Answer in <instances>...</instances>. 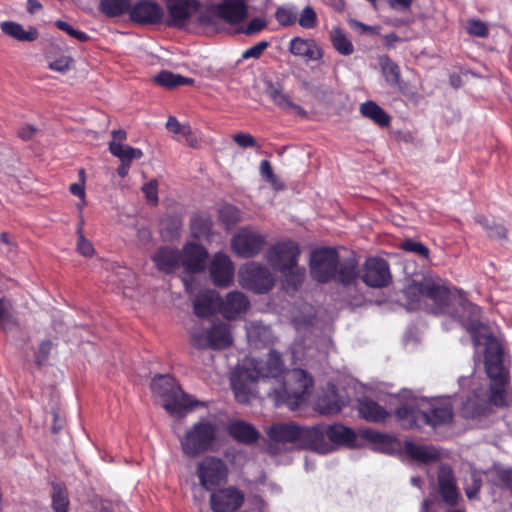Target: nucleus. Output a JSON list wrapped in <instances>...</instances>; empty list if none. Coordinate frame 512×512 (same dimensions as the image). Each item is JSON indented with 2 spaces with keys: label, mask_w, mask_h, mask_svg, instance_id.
Wrapping results in <instances>:
<instances>
[{
  "label": "nucleus",
  "mask_w": 512,
  "mask_h": 512,
  "mask_svg": "<svg viewBox=\"0 0 512 512\" xmlns=\"http://www.w3.org/2000/svg\"><path fill=\"white\" fill-rule=\"evenodd\" d=\"M300 248L294 241H282L274 244L266 253L270 266L283 274L293 286L303 281L305 269L298 265Z\"/></svg>",
  "instance_id": "0eeeda50"
},
{
  "label": "nucleus",
  "mask_w": 512,
  "mask_h": 512,
  "mask_svg": "<svg viewBox=\"0 0 512 512\" xmlns=\"http://www.w3.org/2000/svg\"><path fill=\"white\" fill-rule=\"evenodd\" d=\"M265 243L264 237L249 228L241 229L231 241L232 251L239 257L249 258L257 255Z\"/></svg>",
  "instance_id": "f8f14e48"
},
{
  "label": "nucleus",
  "mask_w": 512,
  "mask_h": 512,
  "mask_svg": "<svg viewBox=\"0 0 512 512\" xmlns=\"http://www.w3.org/2000/svg\"><path fill=\"white\" fill-rule=\"evenodd\" d=\"M210 274L215 285L228 286L234 277V266L230 258L224 253H216L210 265Z\"/></svg>",
  "instance_id": "aec40b11"
},
{
  "label": "nucleus",
  "mask_w": 512,
  "mask_h": 512,
  "mask_svg": "<svg viewBox=\"0 0 512 512\" xmlns=\"http://www.w3.org/2000/svg\"><path fill=\"white\" fill-rule=\"evenodd\" d=\"M286 371L281 354L274 349L260 359H245L231 376V386L236 400L240 403L249 402L255 397V384L258 380L273 381L274 386Z\"/></svg>",
  "instance_id": "f03ea898"
},
{
  "label": "nucleus",
  "mask_w": 512,
  "mask_h": 512,
  "mask_svg": "<svg viewBox=\"0 0 512 512\" xmlns=\"http://www.w3.org/2000/svg\"><path fill=\"white\" fill-rule=\"evenodd\" d=\"M313 380L302 369L287 370L269 391V397L277 406L287 405L291 409L299 407L308 397Z\"/></svg>",
  "instance_id": "39448f33"
},
{
  "label": "nucleus",
  "mask_w": 512,
  "mask_h": 512,
  "mask_svg": "<svg viewBox=\"0 0 512 512\" xmlns=\"http://www.w3.org/2000/svg\"><path fill=\"white\" fill-rule=\"evenodd\" d=\"M471 484H466L464 487L465 494L468 499H475L481 488L482 481L478 473L472 472L470 475Z\"/></svg>",
  "instance_id": "5fc2aeb1"
},
{
  "label": "nucleus",
  "mask_w": 512,
  "mask_h": 512,
  "mask_svg": "<svg viewBox=\"0 0 512 512\" xmlns=\"http://www.w3.org/2000/svg\"><path fill=\"white\" fill-rule=\"evenodd\" d=\"M378 62L387 84L391 87H401L399 66L386 55L380 56Z\"/></svg>",
  "instance_id": "c9c22d12"
},
{
  "label": "nucleus",
  "mask_w": 512,
  "mask_h": 512,
  "mask_svg": "<svg viewBox=\"0 0 512 512\" xmlns=\"http://www.w3.org/2000/svg\"><path fill=\"white\" fill-rule=\"evenodd\" d=\"M218 426L210 419L203 418L188 427L180 438L182 452L191 458L215 451Z\"/></svg>",
  "instance_id": "6e6552de"
},
{
  "label": "nucleus",
  "mask_w": 512,
  "mask_h": 512,
  "mask_svg": "<svg viewBox=\"0 0 512 512\" xmlns=\"http://www.w3.org/2000/svg\"><path fill=\"white\" fill-rule=\"evenodd\" d=\"M73 60L69 56H61L49 63V68L53 71L64 73L71 69Z\"/></svg>",
  "instance_id": "bf43d9fd"
},
{
  "label": "nucleus",
  "mask_w": 512,
  "mask_h": 512,
  "mask_svg": "<svg viewBox=\"0 0 512 512\" xmlns=\"http://www.w3.org/2000/svg\"><path fill=\"white\" fill-rule=\"evenodd\" d=\"M181 228V222L177 218H165L161 221V233L164 237L177 236Z\"/></svg>",
  "instance_id": "3c124183"
},
{
  "label": "nucleus",
  "mask_w": 512,
  "mask_h": 512,
  "mask_svg": "<svg viewBox=\"0 0 512 512\" xmlns=\"http://www.w3.org/2000/svg\"><path fill=\"white\" fill-rule=\"evenodd\" d=\"M239 283L243 288L265 293L273 287L274 278L266 267L250 262L240 268Z\"/></svg>",
  "instance_id": "9d476101"
},
{
  "label": "nucleus",
  "mask_w": 512,
  "mask_h": 512,
  "mask_svg": "<svg viewBox=\"0 0 512 512\" xmlns=\"http://www.w3.org/2000/svg\"><path fill=\"white\" fill-rule=\"evenodd\" d=\"M359 413L364 419L372 422L382 421L387 415L386 411L372 400L360 402Z\"/></svg>",
  "instance_id": "ea45409f"
},
{
  "label": "nucleus",
  "mask_w": 512,
  "mask_h": 512,
  "mask_svg": "<svg viewBox=\"0 0 512 512\" xmlns=\"http://www.w3.org/2000/svg\"><path fill=\"white\" fill-rule=\"evenodd\" d=\"M311 347H304L301 343L295 342L291 348L292 357L295 362L307 360L313 356Z\"/></svg>",
  "instance_id": "4d7b16f0"
},
{
  "label": "nucleus",
  "mask_w": 512,
  "mask_h": 512,
  "mask_svg": "<svg viewBox=\"0 0 512 512\" xmlns=\"http://www.w3.org/2000/svg\"><path fill=\"white\" fill-rule=\"evenodd\" d=\"M153 394L159 398L164 409L172 416L181 417L190 411L197 401L185 394L170 375H157L151 383Z\"/></svg>",
  "instance_id": "423d86ee"
},
{
  "label": "nucleus",
  "mask_w": 512,
  "mask_h": 512,
  "mask_svg": "<svg viewBox=\"0 0 512 512\" xmlns=\"http://www.w3.org/2000/svg\"><path fill=\"white\" fill-rule=\"evenodd\" d=\"M216 11L219 17L229 23H237L247 15V7L244 0H223L217 5Z\"/></svg>",
  "instance_id": "bb28decb"
},
{
  "label": "nucleus",
  "mask_w": 512,
  "mask_h": 512,
  "mask_svg": "<svg viewBox=\"0 0 512 512\" xmlns=\"http://www.w3.org/2000/svg\"><path fill=\"white\" fill-rule=\"evenodd\" d=\"M77 251L84 257H91L95 252L92 243L84 236L78 237Z\"/></svg>",
  "instance_id": "e2e57ef3"
},
{
  "label": "nucleus",
  "mask_w": 512,
  "mask_h": 512,
  "mask_svg": "<svg viewBox=\"0 0 512 512\" xmlns=\"http://www.w3.org/2000/svg\"><path fill=\"white\" fill-rule=\"evenodd\" d=\"M196 474L200 485L205 490L212 491L227 480L228 470L223 460L208 456L199 462Z\"/></svg>",
  "instance_id": "9b49d317"
},
{
  "label": "nucleus",
  "mask_w": 512,
  "mask_h": 512,
  "mask_svg": "<svg viewBox=\"0 0 512 512\" xmlns=\"http://www.w3.org/2000/svg\"><path fill=\"white\" fill-rule=\"evenodd\" d=\"M246 335L249 344L254 348H261L273 342L274 336L269 326L258 321L246 323Z\"/></svg>",
  "instance_id": "393cba45"
},
{
  "label": "nucleus",
  "mask_w": 512,
  "mask_h": 512,
  "mask_svg": "<svg viewBox=\"0 0 512 512\" xmlns=\"http://www.w3.org/2000/svg\"><path fill=\"white\" fill-rule=\"evenodd\" d=\"M191 344L197 349L221 350L229 347L232 342V334L229 325L218 323L209 329L196 325L190 332Z\"/></svg>",
  "instance_id": "1a4fd4ad"
},
{
  "label": "nucleus",
  "mask_w": 512,
  "mask_h": 512,
  "mask_svg": "<svg viewBox=\"0 0 512 512\" xmlns=\"http://www.w3.org/2000/svg\"><path fill=\"white\" fill-rule=\"evenodd\" d=\"M361 437L369 441L373 449L386 454L396 453L400 449L398 441L392 436L378 433L374 430L363 429L360 431Z\"/></svg>",
  "instance_id": "b1692460"
},
{
  "label": "nucleus",
  "mask_w": 512,
  "mask_h": 512,
  "mask_svg": "<svg viewBox=\"0 0 512 512\" xmlns=\"http://www.w3.org/2000/svg\"><path fill=\"white\" fill-rule=\"evenodd\" d=\"M0 328L13 337L20 331L19 323L14 315L13 306L7 299H0Z\"/></svg>",
  "instance_id": "7c9ffc66"
},
{
  "label": "nucleus",
  "mask_w": 512,
  "mask_h": 512,
  "mask_svg": "<svg viewBox=\"0 0 512 512\" xmlns=\"http://www.w3.org/2000/svg\"><path fill=\"white\" fill-rule=\"evenodd\" d=\"M268 45L269 44L267 41H260L257 44H255L254 46L245 50L242 54V58L243 59H250V58L257 59L262 55V53L268 47Z\"/></svg>",
  "instance_id": "052dcab7"
},
{
  "label": "nucleus",
  "mask_w": 512,
  "mask_h": 512,
  "mask_svg": "<svg viewBox=\"0 0 512 512\" xmlns=\"http://www.w3.org/2000/svg\"><path fill=\"white\" fill-rule=\"evenodd\" d=\"M401 249L407 252H411L421 256L424 259H428L429 257V249L422 244L421 242H417L411 239L404 240L400 244Z\"/></svg>",
  "instance_id": "8fccbe9b"
},
{
  "label": "nucleus",
  "mask_w": 512,
  "mask_h": 512,
  "mask_svg": "<svg viewBox=\"0 0 512 512\" xmlns=\"http://www.w3.org/2000/svg\"><path fill=\"white\" fill-rule=\"evenodd\" d=\"M335 50L341 55L348 56L354 52V46L340 28H333L330 33Z\"/></svg>",
  "instance_id": "79ce46f5"
},
{
  "label": "nucleus",
  "mask_w": 512,
  "mask_h": 512,
  "mask_svg": "<svg viewBox=\"0 0 512 512\" xmlns=\"http://www.w3.org/2000/svg\"><path fill=\"white\" fill-rule=\"evenodd\" d=\"M298 11L295 6L279 7L275 12V18L282 26H291L297 22Z\"/></svg>",
  "instance_id": "c03bdc74"
},
{
  "label": "nucleus",
  "mask_w": 512,
  "mask_h": 512,
  "mask_svg": "<svg viewBox=\"0 0 512 512\" xmlns=\"http://www.w3.org/2000/svg\"><path fill=\"white\" fill-rule=\"evenodd\" d=\"M326 433L329 442L334 447V444H345L350 447L358 446L356 433L341 424H334L326 427Z\"/></svg>",
  "instance_id": "c85d7f7f"
},
{
  "label": "nucleus",
  "mask_w": 512,
  "mask_h": 512,
  "mask_svg": "<svg viewBox=\"0 0 512 512\" xmlns=\"http://www.w3.org/2000/svg\"><path fill=\"white\" fill-rule=\"evenodd\" d=\"M360 112L363 116L373 120L380 126H387L390 122V117L387 113L373 101L361 104Z\"/></svg>",
  "instance_id": "4c0bfd02"
},
{
  "label": "nucleus",
  "mask_w": 512,
  "mask_h": 512,
  "mask_svg": "<svg viewBox=\"0 0 512 512\" xmlns=\"http://www.w3.org/2000/svg\"><path fill=\"white\" fill-rule=\"evenodd\" d=\"M289 51L306 61H318L323 57L321 47L313 39L294 37L290 40Z\"/></svg>",
  "instance_id": "5701e85b"
},
{
  "label": "nucleus",
  "mask_w": 512,
  "mask_h": 512,
  "mask_svg": "<svg viewBox=\"0 0 512 512\" xmlns=\"http://www.w3.org/2000/svg\"><path fill=\"white\" fill-rule=\"evenodd\" d=\"M298 23L305 29H312L318 23L317 14L311 6H306L300 13Z\"/></svg>",
  "instance_id": "09e8293b"
},
{
  "label": "nucleus",
  "mask_w": 512,
  "mask_h": 512,
  "mask_svg": "<svg viewBox=\"0 0 512 512\" xmlns=\"http://www.w3.org/2000/svg\"><path fill=\"white\" fill-rule=\"evenodd\" d=\"M300 447L311 449L320 454L331 452L333 446L328 440L326 426L301 427Z\"/></svg>",
  "instance_id": "2eb2a0df"
},
{
  "label": "nucleus",
  "mask_w": 512,
  "mask_h": 512,
  "mask_svg": "<svg viewBox=\"0 0 512 512\" xmlns=\"http://www.w3.org/2000/svg\"><path fill=\"white\" fill-rule=\"evenodd\" d=\"M465 29L470 35L477 37H486L489 32L487 25L483 21L476 19L468 20L465 24Z\"/></svg>",
  "instance_id": "603ef678"
},
{
  "label": "nucleus",
  "mask_w": 512,
  "mask_h": 512,
  "mask_svg": "<svg viewBox=\"0 0 512 512\" xmlns=\"http://www.w3.org/2000/svg\"><path fill=\"white\" fill-rule=\"evenodd\" d=\"M260 175L262 179L269 182L275 190H282L284 188L283 183L273 173L271 164L268 160H262L260 163Z\"/></svg>",
  "instance_id": "49530a36"
},
{
  "label": "nucleus",
  "mask_w": 512,
  "mask_h": 512,
  "mask_svg": "<svg viewBox=\"0 0 512 512\" xmlns=\"http://www.w3.org/2000/svg\"><path fill=\"white\" fill-rule=\"evenodd\" d=\"M267 25V22L264 18L256 17L252 19L248 26L243 29V33L246 35H254L263 30Z\"/></svg>",
  "instance_id": "680f3d73"
},
{
  "label": "nucleus",
  "mask_w": 512,
  "mask_h": 512,
  "mask_svg": "<svg viewBox=\"0 0 512 512\" xmlns=\"http://www.w3.org/2000/svg\"><path fill=\"white\" fill-rule=\"evenodd\" d=\"M218 298L213 290L201 291L194 300V313L199 317L211 315L218 305Z\"/></svg>",
  "instance_id": "c756f323"
},
{
  "label": "nucleus",
  "mask_w": 512,
  "mask_h": 512,
  "mask_svg": "<svg viewBox=\"0 0 512 512\" xmlns=\"http://www.w3.org/2000/svg\"><path fill=\"white\" fill-rule=\"evenodd\" d=\"M358 262L353 254L342 255L332 248L315 250L310 258L312 277L318 282L335 279L343 284L352 283L357 276Z\"/></svg>",
  "instance_id": "20e7f679"
},
{
  "label": "nucleus",
  "mask_w": 512,
  "mask_h": 512,
  "mask_svg": "<svg viewBox=\"0 0 512 512\" xmlns=\"http://www.w3.org/2000/svg\"><path fill=\"white\" fill-rule=\"evenodd\" d=\"M109 151L111 154L120 159L121 162L132 163L133 160L140 159L143 156V152L139 148H133L123 143L116 141H110Z\"/></svg>",
  "instance_id": "e433bc0d"
},
{
  "label": "nucleus",
  "mask_w": 512,
  "mask_h": 512,
  "mask_svg": "<svg viewBox=\"0 0 512 512\" xmlns=\"http://www.w3.org/2000/svg\"><path fill=\"white\" fill-rule=\"evenodd\" d=\"M154 80L157 84L166 88H174L176 86L190 85L193 83V79L183 77L180 74H176L167 70H163L157 74L154 77Z\"/></svg>",
  "instance_id": "a19ab883"
},
{
  "label": "nucleus",
  "mask_w": 512,
  "mask_h": 512,
  "mask_svg": "<svg viewBox=\"0 0 512 512\" xmlns=\"http://www.w3.org/2000/svg\"><path fill=\"white\" fill-rule=\"evenodd\" d=\"M168 24L174 27H183L199 9L197 0H168Z\"/></svg>",
  "instance_id": "f3484780"
},
{
  "label": "nucleus",
  "mask_w": 512,
  "mask_h": 512,
  "mask_svg": "<svg viewBox=\"0 0 512 512\" xmlns=\"http://www.w3.org/2000/svg\"><path fill=\"white\" fill-rule=\"evenodd\" d=\"M499 477V485L512 488V472L509 469H496Z\"/></svg>",
  "instance_id": "338daca9"
},
{
  "label": "nucleus",
  "mask_w": 512,
  "mask_h": 512,
  "mask_svg": "<svg viewBox=\"0 0 512 512\" xmlns=\"http://www.w3.org/2000/svg\"><path fill=\"white\" fill-rule=\"evenodd\" d=\"M0 26L3 33L17 39L18 41L31 42L38 36L35 28L30 27L28 30H25L22 25L16 22L4 21Z\"/></svg>",
  "instance_id": "72a5a7b5"
},
{
  "label": "nucleus",
  "mask_w": 512,
  "mask_h": 512,
  "mask_svg": "<svg viewBox=\"0 0 512 512\" xmlns=\"http://www.w3.org/2000/svg\"><path fill=\"white\" fill-rule=\"evenodd\" d=\"M344 405L345 401L339 398L334 388L324 396L319 397L316 403L317 410L321 414H336L341 411Z\"/></svg>",
  "instance_id": "f704fd0d"
},
{
  "label": "nucleus",
  "mask_w": 512,
  "mask_h": 512,
  "mask_svg": "<svg viewBox=\"0 0 512 512\" xmlns=\"http://www.w3.org/2000/svg\"><path fill=\"white\" fill-rule=\"evenodd\" d=\"M126 507L123 503L117 502L115 504L105 501L101 505L100 512H125Z\"/></svg>",
  "instance_id": "774afa93"
},
{
  "label": "nucleus",
  "mask_w": 512,
  "mask_h": 512,
  "mask_svg": "<svg viewBox=\"0 0 512 512\" xmlns=\"http://www.w3.org/2000/svg\"><path fill=\"white\" fill-rule=\"evenodd\" d=\"M211 220L207 217L196 216L191 220V232L195 238L207 237L211 230Z\"/></svg>",
  "instance_id": "37998d69"
},
{
  "label": "nucleus",
  "mask_w": 512,
  "mask_h": 512,
  "mask_svg": "<svg viewBox=\"0 0 512 512\" xmlns=\"http://www.w3.org/2000/svg\"><path fill=\"white\" fill-rule=\"evenodd\" d=\"M220 218L227 226H231L239 221L240 212L234 206L227 205L220 210Z\"/></svg>",
  "instance_id": "864d4df0"
},
{
  "label": "nucleus",
  "mask_w": 512,
  "mask_h": 512,
  "mask_svg": "<svg viewBox=\"0 0 512 512\" xmlns=\"http://www.w3.org/2000/svg\"><path fill=\"white\" fill-rule=\"evenodd\" d=\"M142 191L145 194V197L148 202L152 205H156L158 203V181L151 180L148 183L144 184L142 187Z\"/></svg>",
  "instance_id": "13d9d810"
},
{
  "label": "nucleus",
  "mask_w": 512,
  "mask_h": 512,
  "mask_svg": "<svg viewBox=\"0 0 512 512\" xmlns=\"http://www.w3.org/2000/svg\"><path fill=\"white\" fill-rule=\"evenodd\" d=\"M409 300V309L421 308L427 301L433 303L431 312L449 314L458 319L470 333L475 348L484 347L485 367L491 380L489 393L481 385L473 382L472 396L463 403L465 417H475L483 413L489 405L505 406L507 383L506 370L503 366V352L500 342L489 327L478 320L480 309L466 301L461 294L456 298L441 279L425 278L422 282H413L405 289Z\"/></svg>",
  "instance_id": "f257e3e1"
},
{
  "label": "nucleus",
  "mask_w": 512,
  "mask_h": 512,
  "mask_svg": "<svg viewBox=\"0 0 512 512\" xmlns=\"http://www.w3.org/2000/svg\"><path fill=\"white\" fill-rule=\"evenodd\" d=\"M68 504L67 492L58 486H54L52 494V507L54 512H67Z\"/></svg>",
  "instance_id": "de8ad7c7"
},
{
  "label": "nucleus",
  "mask_w": 512,
  "mask_h": 512,
  "mask_svg": "<svg viewBox=\"0 0 512 512\" xmlns=\"http://www.w3.org/2000/svg\"><path fill=\"white\" fill-rule=\"evenodd\" d=\"M228 433L237 441L252 443L259 437L257 430L247 422L234 421L228 425Z\"/></svg>",
  "instance_id": "2f4dec72"
},
{
  "label": "nucleus",
  "mask_w": 512,
  "mask_h": 512,
  "mask_svg": "<svg viewBox=\"0 0 512 512\" xmlns=\"http://www.w3.org/2000/svg\"><path fill=\"white\" fill-rule=\"evenodd\" d=\"M266 95L273 101L275 105L285 111H294L299 114H304V110L295 104L288 95L282 92L281 89L270 83L266 88Z\"/></svg>",
  "instance_id": "473e14b6"
},
{
  "label": "nucleus",
  "mask_w": 512,
  "mask_h": 512,
  "mask_svg": "<svg viewBox=\"0 0 512 512\" xmlns=\"http://www.w3.org/2000/svg\"><path fill=\"white\" fill-rule=\"evenodd\" d=\"M267 434L271 441L281 445H295L300 447L301 426L295 423H277L270 426Z\"/></svg>",
  "instance_id": "a211bd4d"
},
{
  "label": "nucleus",
  "mask_w": 512,
  "mask_h": 512,
  "mask_svg": "<svg viewBox=\"0 0 512 512\" xmlns=\"http://www.w3.org/2000/svg\"><path fill=\"white\" fill-rule=\"evenodd\" d=\"M158 270L170 273L182 266L181 255L177 249L171 247L160 248L152 257Z\"/></svg>",
  "instance_id": "a878e982"
},
{
  "label": "nucleus",
  "mask_w": 512,
  "mask_h": 512,
  "mask_svg": "<svg viewBox=\"0 0 512 512\" xmlns=\"http://www.w3.org/2000/svg\"><path fill=\"white\" fill-rule=\"evenodd\" d=\"M181 255L182 266L187 272H199L205 269L208 252L207 250L195 243H189L184 248Z\"/></svg>",
  "instance_id": "412c9836"
},
{
  "label": "nucleus",
  "mask_w": 512,
  "mask_h": 512,
  "mask_svg": "<svg viewBox=\"0 0 512 512\" xmlns=\"http://www.w3.org/2000/svg\"><path fill=\"white\" fill-rule=\"evenodd\" d=\"M405 451L412 459L425 464L435 462L440 458V452L435 447L411 441L405 443Z\"/></svg>",
  "instance_id": "cd10ccee"
},
{
  "label": "nucleus",
  "mask_w": 512,
  "mask_h": 512,
  "mask_svg": "<svg viewBox=\"0 0 512 512\" xmlns=\"http://www.w3.org/2000/svg\"><path fill=\"white\" fill-rule=\"evenodd\" d=\"M403 403L395 411L403 426L413 428L427 424L432 427L449 423L453 418L448 398H418L410 391H403Z\"/></svg>",
  "instance_id": "7ed1b4c3"
},
{
  "label": "nucleus",
  "mask_w": 512,
  "mask_h": 512,
  "mask_svg": "<svg viewBox=\"0 0 512 512\" xmlns=\"http://www.w3.org/2000/svg\"><path fill=\"white\" fill-rule=\"evenodd\" d=\"M233 140L243 148L256 146V140L248 133H239L233 136Z\"/></svg>",
  "instance_id": "69168bd1"
},
{
  "label": "nucleus",
  "mask_w": 512,
  "mask_h": 512,
  "mask_svg": "<svg viewBox=\"0 0 512 512\" xmlns=\"http://www.w3.org/2000/svg\"><path fill=\"white\" fill-rule=\"evenodd\" d=\"M477 222L487 231L488 235L492 238H504L506 236V229L501 224H496L487 217L480 216Z\"/></svg>",
  "instance_id": "a18cd8bd"
},
{
  "label": "nucleus",
  "mask_w": 512,
  "mask_h": 512,
  "mask_svg": "<svg viewBox=\"0 0 512 512\" xmlns=\"http://www.w3.org/2000/svg\"><path fill=\"white\" fill-rule=\"evenodd\" d=\"M52 342L49 340L43 341L38 348V351L36 353V361L38 364H42L45 362L52 350Z\"/></svg>",
  "instance_id": "0e129e2a"
},
{
  "label": "nucleus",
  "mask_w": 512,
  "mask_h": 512,
  "mask_svg": "<svg viewBox=\"0 0 512 512\" xmlns=\"http://www.w3.org/2000/svg\"><path fill=\"white\" fill-rule=\"evenodd\" d=\"M391 279L388 263L377 257L368 258L363 266L362 280L374 288L385 287Z\"/></svg>",
  "instance_id": "4468645a"
},
{
  "label": "nucleus",
  "mask_w": 512,
  "mask_h": 512,
  "mask_svg": "<svg viewBox=\"0 0 512 512\" xmlns=\"http://www.w3.org/2000/svg\"><path fill=\"white\" fill-rule=\"evenodd\" d=\"M131 0H100L99 10L108 17H117L127 12Z\"/></svg>",
  "instance_id": "58836bf2"
},
{
  "label": "nucleus",
  "mask_w": 512,
  "mask_h": 512,
  "mask_svg": "<svg viewBox=\"0 0 512 512\" xmlns=\"http://www.w3.org/2000/svg\"><path fill=\"white\" fill-rule=\"evenodd\" d=\"M438 492L442 501L450 506H457L462 499L456 485L453 470L448 465H442L438 471Z\"/></svg>",
  "instance_id": "dca6fc26"
},
{
  "label": "nucleus",
  "mask_w": 512,
  "mask_h": 512,
  "mask_svg": "<svg viewBox=\"0 0 512 512\" xmlns=\"http://www.w3.org/2000/svg\"><path fill=\"white\" fill-rule=\"evenodd\" d=\"M55 25L57 26V28L66 32L68 35L74 37L80 42H85L89 38L85 32L74 29L69 23L65 21L57 20L55 22Z\"/></svg>",
  "instance_id": "6e6d98bb"
},
{
  "label": "nucleus",
  "mask_w": 512,
  "mask_h": 512,
  "mask_svg": "<svg viewBox=\"0 0 512 512\" xmlns=\"http://www.w3.org/2000/svg\"><path fill=\"white\" fill-rule=\"evenodd\" d=\"M244 500L245 495L240 489L229 486L213 490L210 506L213 512H234L243 505Z\"/></svg>",
  "instance_id": "ddd939ff"
},
{
  "label": "nucleus",
  "mask_w": 512,
  "mask_h": 512,
  "mask_svg": "<svg viewBox=\"0 0 512 512\" xmlns=\"http://www.w3.org/2000/svg\"><path fill=\"white\" fill-rule=\"evenodd\" d=\"M250 307L248 298L239 291L229 292L221 303V313L226 319L234 320L245 314Z\"/></svg>",
  "instance_id": "4be33fe9"
},
{
  "label": "nucleus",
  "mask_w": 512,
  "mask_h": 512,
  "mask_svg": "<svg viewBox=\"0 0 512 512\" xmlns=\"http://www.w3.org/2000/svg\"><path fill=\"white\" fill-rule=\"evenodd\" d=\"M130 18L140 24L158 23L164 16L163 8L152 1H140L130 7Z\"/></svg>",
  "instance_id": "6ab92c4d"
}]
</instances>
